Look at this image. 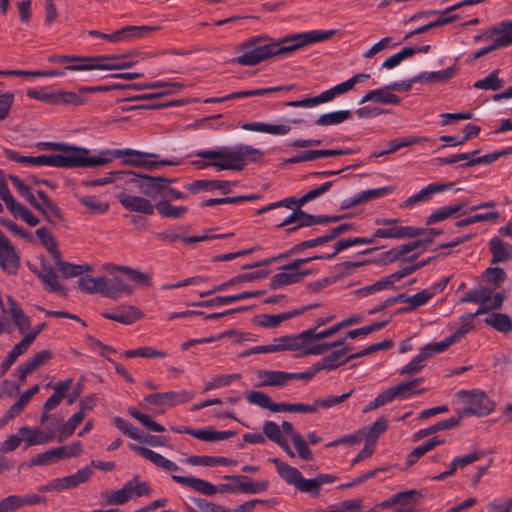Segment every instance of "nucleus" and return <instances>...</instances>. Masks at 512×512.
<instances>
[{
    "label": "nucleus",
    "instance_id": "obj_1",
    "mask_svg": "<svg viewBox=\"0 0 512 512\" xmlns=\"http://www.w3.org/2000/svg\"><path fill=\"white\" fill-rule=\"evenodd\" d=\"M61 154L45 155V166L57 168H76V167H99L110 163L113 159L122 156H128L124 160L125 164L142 167L147 170L158 169L162 166H177L181 164L178 159L157 160L159 155L138 151L130 148L105 150L99 156H89V150L85 148L74 147L60 150Z\"/></svg>",
    "mask_w": 512,
    "mask_h": 512
},
{
    "label": "nucleus",
    "instance_id": "obj_2",
    "mask_svg": "<svg viewBox=\"0 0 512 512\" xmlns=\"http://www.w3.org/2000/svg\"><path fill=\"white\" fill-rule=\"evenodd\" d=\"M334 34V30H312L294 34L291 37L283 38L279 42H274L266 35L253 36L237 46V51L242 52V54L234 57L231 63L241 66H255L273 56L285 55L306 45L325 41Z\"/></svg>",
    "mask_w": 512,
    "mask_h": 512
},
{
    "label": "nucleus",
    "instance_id": "obj_3",
    "mask_svg": "<svg viewBox=\"0 0 512 512\" xmlns=\"http://www.w3.org/2000/svg\"><path fill=\"white\" fill-rule=\"evenodd\" d=\"M196 156L208 159L209 162L195 161L197 168L214 167L218 171H241L249 162L258 163L263 159V152L250 145H237L233 148L221 147L217 150L199 151Z\"/></svg>",
    "mask_w": 512,
    "mask_h": 512
},
{
    "label": "nucleus",
    "instance_id": "obj_4",
    "mask_svg": "<svg viewBox=\"0 0 512 512\" xmlns=\"http://www.w3.org/2000/svg\"><path fill=\"white\" fill-rule=\"evenodd\" d=\"M293 352L299 356L322 355L328 350L343 345L345 339H340L330 343H317L315 329H308L298 335L292 336Z\"/></svg>",
    "mask_w": 512,
    "mask_h": 512
},
{
    "label": "nucleus",
    "instance_id": "obj_5",
    "mask_svg": "<svg viewBox=\"0 0 512 512\" xmlns=\"http://www.w3.org/2000/svg\"><path fill=\"white\" fill-rule=\"evenodd\" d=\"M458 396L459 398L462 399V401L465 404V407L457 416L461 417V420L464 417H468L471 415H475L478 417L486 416L490 414L495 408L494 402L491 401L484 392L479 390H461L458 392Z\"/></svg>",
    "mask_w": 512,
    "mask_h": 512
},
{
    "label": "nucleus",
    "instance_id": "obj_6",
    "mask_svg": "<svg viewBox=\"0 0 512 512\" xmlns=\"http://www.w3.org/2000/svg\"><path fill=\"white\" fill-rule=\"evenodd\" d=\"M124 55L95 56L88 57V64H75L65 67V70L87 71V70H121L134 66L138 61H126Z\"/></svg>",
    "mask_w": 512,
    "mask_h": 512
},
{
    "label": "nucleus",
    "instance_id": "obj_7",
    "mask_svg": "<svg viewBox=\"0 0 512 512\" xmlns=\"http://www.w3.org/2000/svg\"><path fill=\"white\" fill-rule=\"evenodd\" d=\"M83 451L80 441L73 442L69 445L55 447L38 454L31 459V466L50 465L61 459H67L79 456Z\"/></svg>",
    "mask_w": 512,
    "mask_h": 512
},
{
    "label": "nucleus",
    "instance_id": "obj_8",
    "mask_svg": "<svg viewBox=\"0 0 512 512\" xmlns=\"http://www.w3.org/2000/svg\"><path fill=\"white\" fill-rule=\"evenodd\" d=\"M155 29V27L151 26H125L122 29L117 30L111 34H105L97 30H90L89 35L92 37L105 39L109 42L119 43L130 42L136 39L143 38Z\"/></svg>",
    "mask_w": 512,
    "mask_h": 512
},
{
    "label": "nucleus",
    "instance_id": "obj_9",
    "mask_svg": "<svg viewBox=\"0 0 512 512\" xmlns=\"http://www.w3.org/2000/svg\"><path fill=\"white\" fill-rule=\"evenodd\" d=\"M194 397L195 394L192 391L178 390L148 394L144 397V401L149 405L174 407L188 403L193 400Z\"/></svg>",
    "mask_w": 512,
    "mask_h": 512
},
{
    "label": "nucleus",
    "instance_id": "obj_10",
    "mask_svg": "<svg viewBox=\"0 0 512 512\" xmlns=\"http://www.w3.org/2000/svg\"><path fill=\"white\" fill-rule=\"evenodd\" d=\"M177 179H170L165 177H155L147 174H137L138 187L143 195L157 200L162 198L166 182H176Z\"/></svg>",
    "mask_w": 512,
    "mask_h": 512
},
{
    "label": "nucleus",
    "instance_id": "obj_11",
    "mask_svg": "<svg viewBox=\"0 0 512 512\" xmlns=\"http://www.w3.org/2000/svg\"><path fill=\"white\" fill-rule=\"evenodd\" d=\"M348 90L346 89L343 82L335 85L334 87L322 92L318 96L305 98L302 100H296L286 103L287 106L290 107H314L322 103H327L332 101L335 97L346 93Z\"/></svg>",
    "mask_w": 512,
    "mask_h": 512
},
{
    "label": "nucleus",
    "instance_id": "obj_12",
    "mask_svg": "<svg viewBox=\"0 0 512 512\" xmlns=\"http://www.w3.org/2000/svg\"><path fill=\"white\" fill-rule=\"evenodd\" d=\"M453 186V183L441 184V183H430L424 188H422L416 194L408 197L400 204V208H412L419 203H425L432 199V197L441 193L445 190L450 189Z\"/></svg>",
    "mask_w": 512,
    "mask_h": 512
},
{
    "label": "nucleus",
    "instance_id": "obj_13",
    "mask_svg": "<svg viewBox=\"0 0 512 512\" xmlns=\"http://www.w3.org/2000/svg\"><path fill=\"white\" fill-rule=\"evenodd\" d=\"M423 229L412 226H397L394 224L387 228L376 229L370 238H373V243L376 238H391V239H406L414 238L423 234Z\"/></svg>",
    "mask_w": 512,
    "mask_h": 512
},
{
    "label": "nucleus",
    "instance_id": "obj_14",
    "mask_svg": "<svg viewBox=\"0 0 512 512\" xmlns=\"http://www.w3.org/2000/svg\"><path fill=\"white\" fill-rule=\"evenodd\" d=\"M117 198L121 205L130 212H137L144 215H152L154 213L155 205L145 197L122 192L118 194Z\"/></svg>",
    "mask_w": 512,
    "mask_h": 512
},
{
    "label": "nucleus",
    "instance_id": "obj_15",
    "mask_svg": "<svg viewBox=\"0 0 512 512\" xmlns=\"http://www.w3.org/2000/svg\"><path fill=\"white\" fill-rule=\"evenodd\" d=\"M482 37L492 38L498 48L510 46L512 44V21H502L489 28L483 35L475 36L474 39L477 41Z\"/></svg>",
    "mask_w": 512,
    "mask_h": 512
},
{
    "label": "nucleus",
    "instance_id": "obj_16",
    "mask_svg": "<svg viewBox=\"0 0 512 512\" xmlns=\"http://www.w3.org/2000/svg\"><path fill=\"white\" fill-rule=\"evenodd\" d=\"M101 296L118 299L122 294L131 295L133 288L118 276L101 277Z\"/></svg>",
    "mask_w": 512,
    "mask_h": 512
},
{
    "label": "nucleus",
    "instance_id": "obj_17",
    "mask_svg": "<svg viewBox=\"0 0 512 512\" xmlns=\"http://www.w3.org/2000/svg\"><path fill=\"white\" fill-rule=\"evenodd\" d=\"M176 433H185L189 434L199 440L202 441H222L225 439H228L230 437H233L236 433L234 431L228 430V431H215L212 428H205V429H192L185 426H179V427H172L171 428Z\"/></svg>",
    "mask_w": 512,
    "mask_h": 512
},
{
    "label": "nucleus",
    "instance_id": "obj_18",
    "mask_svg": "<svg viewBox=\"0 0 512 512\" xmlns=\"http://www.w3.org/2000/svg\"><path fill=\"white\" fill-rule=\"evenodd\" d=\"M491 290L481 287L466 293L461 299V303H478L480 306L475 313L467 314L462 318L465 320H472L474 317L487 313V302L489 301V294Z\"/></svg>",
    "mask_w": 512,
    "mask_h": 512
},
{
    "label": "nucleus",
    "instance_id": "obj_19",
    "mask_svg": "<svg viewBox=\"0 0 512 512\" xmlns=\"http://www.w3.org/2000/svg\"><path fill=\"white\" fill-rule=\"evenodd\" d=\"M131 87L134 89H137V90L157 89V88L162 89V91L159 93L147 94V95H143L140 97L141 99H152V98H155L158 96L175 94V93L181 91L185 87V85L182 82H178V81H155V82L147 83V84H143V85L132 84Z\"/></svg>",
    "mask_w": 512,
    "mask_h": 512
},
{
    "label": "nucleus",
    "instance_id": "obj_20",
    "mask_svg": "<svg viewBox=\"0 0 512 512\" xmlns=\"http://www.w3.org/2000/svg\"><path fill=\"white\" fill-rule=\"evenodd\" d=\"M472 329H473V324L471 322H465L453 334L446 337L444 340H442L438 343L428 344L423 348L425 349V351L430 352V356H432L434 353L443 352L449 346L459 342Z\"/></svg>",
    "mask_w": 512,
    "mask_h": 512
},
{
    "label": "nucleus",
    "instance_id": "obj_21",
    "mask_svg": "<svg viewBox=\"0 0 512 512\" xmlns=\"http://www.w3.org/2000/svg\"><path fill=\"white\" fill-rule=\"evenodd\" d=\"M130 448L133 451H135L138 455L149 460L155 466L160 467V468L164 469L165 471L175 472L180 469L176 463H174L173 461L165 458L164 456L160 455L159 453H157L149 448L134 445V444H131Z\"/></svg>",
    "mask_w": 512,
    "mask_h": 512
},
{
    "label": "nucleus",
    "instance_id": "obj_22",
    "mask_svg": "<svg viewBox=\"0 0 512 512\" xmlns=\"http://www.w3.org/2000/svg\"><path fill=\"white\" fill-rule=\"evenodd\" d=\"M327 242H329V241H328V239H327L325 234L322 235V236H319L317 238L311 239V240L302 241V242L296 244L295 246H293L288 252H286L284 254H280L279 256H277L275 258H272V259H265V260H263L261 262H257V263L250 264V265H245L243 267V269L259 267L261 265H269V264H271L273 261H275L277 259L286 258V257H288L290 255L299 253V252L303 251L304 249H308V248L316 247V246H319V245H323V244H325Z\"/></svg>",
    "mask_w": 512,
    "mask_h": 512
},
{
    "label": "nucleus",
    "instance_id": "obj_23",
    "mask_svg": "<svg viewBox=\"0 0 512 512\" xmlns=\"http://www.w3.org/2000/svg\"><path fill=\"white\" fill-rule=\"evenodd\" d=\"M102 315L106 319L125 325H130L144 316L140 309L132 305L121 306L113 312H105Z\"/></svg>",
    "mask_w": 512,
    "mask_h": 512
},
{
    "label": "nucleus",
    "instance_id": "obj_24",
    "mask_svg": "<svg viewBox=\"0 0 512 512\" xmlns=\"http://www.w3.org/2000/svg\"><path fill=\"white\" fill-rule=\"evenodd\" d=\"M340 346L341 348L333 350L317 363L320 370L324 369L331 371L349 362L348 353L352 350V346L345 345V343Z\"/></svg>",
    "mask_w": 512,
    "mask_h": 512
},
{
    "label": "nucleus",
    "instance_id": "obj_25",
    "mask_svg": "<svg viewBox=\"0 0 512 512\" xmlns=\"http://www.w3.org/2000/svg\"><path fill=\"white\" fill-rule=\"evenodd\" d=\"M19 256L9 239L0 244V267L9 274H16L19 267Z\"/></svg>",
    "mask_w": 512,
    "mask_h": 512
},
{
    "label": "nucleus",
    "instance_id": "obj_26",
    "mask_svg": "<svg viewBox=\"0 0 512 512\" xmlns=\"http://www.w3.org/2000/svg\"><path fill=\"white\" fill-rule=\"evenodd\" d=\"M309 307H304L302 309H295L289 312H284L276 315L271 314H260L254 318V322L256 325L264 327V328H276L283 321L289 320L295 316L301 315L304 311H306Z\"/></svg>",
    "mask_w": 512,
    "mask_h": 512
},
{
    "label": "nucleus",
    "instance_id": "obj_27",
    "mask_svg": "<svg viewBox=\"0 0 512 512\" xmlns=\"http://www.w3.org/2000/svg\"><path fill=\"white\" fill-rule=\"evenodd\" d=\"M172 479L178 484L189 487L207 496H213L217 493L216 486L200 478L172 475Z\"/></svg>",
    "mask_w": 512,
    "mask_h": 512
},
{
    "label": "nucleus",
    "instance_id": "obj_28",
    "mask_svg": "<svg viewBox=\"0 0 512 512\" xmlns=\"http://www.w3.org/2000/svg\"><path fill=\"white\" fill-rule=\"evenodd\" d=\"M389 90H391L390 86L371 90L362 97L360 104L374 102L386 105H398L401 101L400 97Z\"/></svg>",
    "mask_w": 512,
    "mask_h": 512
},
{
    "label": "nucleus",
    "instance_id": "obj_29",
    "mask_svg": "<svg viewBox=\"0 0 512 512\" xmlns=\"http://www.w3.org/2000/svg\"><path fill=\"white\" fill-rule=\"evenodd\" d=\"M394 190V187L392 186H384L376 189H369L360 192L359 194L350 197L349 199L345 200L344 207L350 208L355 207L361 203L368 202L372 199L381 198L388 194H390Z\"/></svg>",
    "mask_w": 512,
    "mask_h": 512
},
{
    "label": "nucleus",
    "instance_id": "obj_30",
    "mask_svg": "<svg viewBox=\"0 0 512 512\" xmlns=\"http://www.w3.org/2000/svg\"><path fill=\"white\" fill-rule=\"evenodd\" d=\"M225 479L233 480L237 484V491L242 493L257 494L266 491L269 486L267 480L251 481L242 475L225 476Z\"/></svg>",
    "mask_w": 512,
    "mask_h": 512
},
{
    "label": "nucleus",
    "instance_id": "obj_31",
    "mask_svg": "<svg viewBox=\"0 0 512 512\" xmlns=\"http://www.w3.org/2000/svg\"><path fill=\"white\" fill-rule=\"evenodd\" d=\"M264 294L263 290H254V291H245L242 293H238L235 295H229V296H218L210 300L202 301L198 303V306L201 307H211V306H221V305H228L230 303L248 299V298H255L262 296Z\"/></svg>",
    "mask_w": 512,
    "mask_h": 512
},
{
    "label": "nucleus",
    "instance_id": "obj_32",
    "mask_svg": "<svg viewBox=\"0 0 512 512\" xmlns=\"http://www.w3.org/2000/svg\"><path fill=\"white\" fill-rule=\"evenodd\" d=\"M116 179L122 180L124 183H133L137 181V173L132 171H115L109 172L106 176L92 179L84 182L86 187L103 186L113 183Z\"/></svg>",
    "mask_w": 512,
    "mask_h": 512
},
{
    "label": "nucleus",
    "instance_id": "obj_33",
    "mask_svg": "<svg viewBox=\"0 0 512 512\" xmlns=\"http://www.w3.org/2000/svg\"><path fill=\"white\" fill-rule=\"evenodd\" d=\"M312 273V270L306 271H295V270H284L283 272L275 274L272 279L270 286L272 289H277L283 286L291 285L300 282L305 276Z\"/></svg>",
    "mask_w": 512,
    "mask_h": 512
},
{
    "label": "nucleus",
    "instance_id": "obj_34",
    "mask_svg": "<svg viewBox=\"0 0 512 512\" xmlns=\"http://www.w3.org/2000/svg\"><path fill=\"white\" fill-rule=\"evenodd\" d=\"M257 377V387H283L288 382L287 372L277 370H260Z\"/></svg>",
    "mask_w": 512,
    "mask_h": 512
},
{
    "label": "nucleus",
    "instance_id": "obj_35",
    "mask_svg": "<svg viewBox=\"0 0 512 512\" xmlns=\"http://www.w3.org/2000/svg\"><path fill=\"white\" fill-rule=\"evenodd\" d=\"M104 268L111 275H113L115 272H122L126 274L131 280L138 284H142L144 286L151 285V278L148 274L130 268L128 266L107 264L104 266Z\"/></svg>",
    "mask_w": 512,
    "mask_h": 512
},
{
    "label": "nucleus",
    "instance_id": "obj_36",
    "mask_svg": "<svg viewBox=\"0 0 512 512\" xmlns=\"http://www.w3.org/2000/svg\"><path fill=\"white\" fill-rule=\"evenodd\" d=\"M30 205L41 212L44 218L52 224L56 221H62L63 219L60 208L51 199L39 202L35 197L33 203H30Z\"/></svg>",
    "mask_w": 512,
    "mask_h": 512
},
{
    "label": "nucleus",
    "instance_id": "obj_37",
    "mask_svg": "<svg viewBox=\"0 0 512 512\" xmlns=\"http://www.w3.org/2000/svg\"><path fill=\"white\" fill-rule=\"evenodd\" d=\"M460 421H461V417H451L449 419L441 420L434 425H431L427 428L418 430L413 435V441L414 442L419 441V440H421L431 434H434L438 431H441V430H447V429H452L454 427H457L459 425Z\"/></svg>",
    "mask_w": 512,
    "mask_h": 512
},
{
    "label": "nucleus",
    "instance_id": "obj_38",
    "mask_svg": "<svg viewBox=\"0 0 512 512\" xmlns=\"http://www.w3.org/2000/svg\"><path fill=\"white\" fill-rule=\"evenodd\" d=\"M489 246L492 253V263L507 262L512 259V246L503 242L500 238H492Z\"/></svg>",
    "mask_w": 512,
    "mask_h": 512
},
{
    "label": "nucleus",
    "instance_id": "obj_39",
    "mask_svg": "<svg viewBox=\"0 0 512 512\" xmlns=\"http://www.w3.org/2000/svg\"><path fill=\"white\" fill-rule=\"evenodd\" d=\"M231 185L232 183L226 180H196L187 185V188L192 193H197L200 190L211 191L217 189L226 194L230 192Z\"/></svg>",
    "mask_w": 512,
    "mask_h": 512
},
{
    "label": "nucleus",
    "instance_id": "obj_40",
    "mask_svg": "<svg viewBox=\"0 0 512 512\" xmlns=\"http://www.w3.org/2000/svg\"><path fill=\"white\" fill-rule=\"evenodd\" d=\"M406 271L398 270L377 282L362 288V292L364 295L372 294L377 291H381L384 289L394 288V283L402 280L405 277Z\"/></svg>",
    "mask_w": 512,
    "mask_h": 512
},
{
    "label": "nucleus",
    "instance_id": "obj_41",
    "mask_svg": "<svg viewBox=\"0 0 512 512\" xmlns=\"http://www.w3.org/2000/svg\"><path fill=\"white\" fill-rule=\"evenodd\" d=\"M466 206L465 202H458L453 205L442 206L433 211L426 219L427 225H433L444 221L461 211Z\"/></svg>",
    "mask_w": 512,
    "mask_h": 512
},
{
    "label": "nucleus",
    "instance_id": "obj_42",
    "mask_svg": "<svg viewBox=\"0 0 512 512\" xmlns=\"http://www.w3.org/2000/svg\"><path fill=\"white\" fill-rule=\"evenodd\" d=\"M71 385H72L71 378L57 383L53 387L54 393L44 403L43 410L46 412H49V411L53 410L54 408H56L61 403V401L65 398Z\"/></svg>",
    "mask_w": 512,
    "mask_h": 512
},
{
    "label": "nucleus",
    "instance_id": "obj_43",
    "mask_svg": "<svg viewBox=\"0 0 512 512\" xmlns=\"http://www.w3.org/2000/svg\"><path fill=\"white\" fill-rule=\"evenodd\" d=\"M37 276L45 284V288L47 290L65 294V289L61 285L56 272L51 266L43 265Z\"/></svg>",
    "mask_w": 512,
    "mask_h": 512
},
{
    "label": "nucleus",
    "instance_id": "obj_44",
    "mask_svg": "<svg viewBox=\"0 0 512 512\" xmlns=\"http://www.w3.org/2000/svg\"><path fill=\"white\" fill-rule=\"evenodd\" d=\"M269 461L276 466L277 472L283 480L290 485L297 486L302 475L298 469L284 463L278 458H271Z\"/></svg>",
    "mask_w": 512,
    "mask_h": 512
},
{
    "label": "nucleus",
    "instance_id": "obj_45",
    "mask_svg": "<svg viewBox=\"0 0 512 512\" xmlns=\"http://www.w3.org/2000/svg\"><path fill=\"white\" fill-rule=\"evenodd\" d=\"M18 434L22 437V441L26 442L27 446L46 444L51 441L53 435H45L39 429H32L27 426L21 427Z\"/></svg>",
    "mask_w": 512,
    "mask_h": 512
},
{
    "label": "nucleus",
    "instance_id": "obj_46",
    "mask_svg": "<svg viewBox=\"0 0 512 512\" xmlns=\"http://www.w3.org/2000/svg\"><path fill=\"white\" fill-rule=\"evenodd\" d=\"M4 155L7 159L23 164L24 166H45V155L23 156L12 149H5Z\"/></svg>",
    "mask_w": 512,
    "mask_h": 512
},
{
    "label": "nucleus",
    "instance_id": "obj_47",
    "mask_svg": "<svg viewBox=\"0 0 512 512\" xmlns=\"http://www.w3.org/2000/svg\"><path fill=\"white\" fill-rule=\"evenodd\" d=\"M352 113L350 110H339L329 113L322 114L316 121L315 124L318 126H332L338 125L346 120L350 119Z\"/></svg>",
    "mask_w": 512,
    "mask_h": 512
},
{
    "label": "nucleus",
    "instance_id": "obj_48",
    "mask_svg": "<svg viewBox=\"0 0 512 512\" xmlns=\"http://www.w3.org/2000/svg\"><path fill=\"white\" fill-rule=\"evenodd\" d=\"M456 71H457L456 67H448L441 71L423 72V73L415 76L414 81L445 82V81L451 79L456 74Z\"/></svg>",
    "mask_w": 512,
    "mask_h": 512
},
{
    "label": "nucleus",
    "instance_id": "obj_49",
    "mask_svg": "<svg viewBox=\"0 0 512 512\" xmlns=\"http://www.w3.org/2000/svg\"><path fill=\"white\" fill-rule=\"evenodd\" d=\"M485 323L502 333L512 332V319L504 313H492L485 319Z\"/></svg>",
    "mask_w": 512,
    "mask_h": 512
},
{
    "label": "nucleus",
    "instance_id": "obj_50",
    "mask_svg": "<svg viewBox=\"0 0 512 512\" xmlns=\"http://www.w3.org/2000/svg\"><path fill=\"white\" fill-rule=\"evenodd\" d=\"M155 209L162 217L172 219L182 218L187 212L186 206H174L167 201H158L155 204Z\"/></svg>",
    "mask_w": 512,
    "mask_h": 512
},
{
    "label": "nucleus",
    "instance_id": "obj_51",
    "mask_svg": "<svg viewBox=\"0 0 512 512\" xmlns=\"http://www.w3.org/2000/svg\"><path fill=\"white\" fill-rule=\"evenodd\" d=\"M85 416L86 414L83 412H77L73 414L67 420V422L60 428L57 436L58 441L62 442L69 438L74 433L78 425L85 419Z\"/></svg>",
    "mask_w": 512,
    "mask_h": 512
},
{
    "label": "nucleus",
    "instance_id": "obj_52",
    "mask_svg": "<svg viewBox=\"0 0 512 512\" xmlns=\"http://www.w3.org/2000/svg\"><path fill=\"white\" fill-rule=\"evenodd\" d=\"M265 276H266V273L260 272V271L240 274V275H237V276L231 278L227 282H224L217 286H214V291H224L230 286H233V285H236V284H239L242 282H251L256 279L264 278Z\"/></svg>",
    "mask_w": 512,
    "mask_h": 512
},
{
    "label": "nucleus",
    "instance_id": "obj_53",
    "mask_svg": "<svg viewBox=\"0 0 512 512\" xmlns=\"http://www.w3.org/2000/svg\"><path fill=\"white\" fill-rule=\"evenodd\" d=\"M373 238H367V237H354V238H347L339 240L332 253L325 256V259H333L339 252L350 248L355 245H366V244H372Z\"/></svg>",
    "mask_w": 512,
    "mask_h": 512
},
{
    "label": "nucleus",
    "instance_id": "obj_54",
    "mask_svg": "<svg viewBox=\"0 0 512 512\" xmlns=\"http://www.w3.org/2000/svg\"><path fill=\"white\" fill-rule=\"evenodd\" d=\"M434 296V291L424 289L406 299L408 306L403 307L399 312H410L422 305H425Z\"/></svg>",
    "mask_w": 512,
    "mask_h": 512
},
{
    "label": "nucleus",
    "instance_id": "obj_55",
    "mask_svg": "<svg viewBox=\"0 0 512 512\" xmlns=\"http://www.w3.org/2000/svg\"><path fill=\"white\" fill-rule=\"evenodd\" d=\"M430 357V352L425 351L424 348L421 349L419 354H417L408 364H406L399 372L400 375L406 374H414L419 372L423 367L425 361Z\"/></svg>",
    "mask_w": 512,
    "mask_h": 512
},
{
    "label": "nucleus",
    "instance_id": "obj_56",
    "mask_svg": "<svg viewBox=\"0 0 512 512\" xmlns=\"http://www.w3.org/2000/svg\"><path fill=\"white\" fill-rule=\"evenodd\" d=\"M85 99L72 91H55L54 105H73L80 106L84 104Z\"/></svg>",
    "mask_w": 512,
    "mask_h": 512
},
{
    "label": "nucleus",
    "instance_id": "obj_57",
    "mask_svg": "<svg viewBox=\"0 0 512 512\" xmlns=\"http://www.w3.org/2000/svg\"><path fill=\"white\" fill-rule=\"evenodd\" d=\"M499 71L491 72L487 77L474 83V87L482 90L496 91L503 87L504 81L498 77Z\"/></svg>",
    "mask_w": 512,
    "mask_h": 512
},
{
    "label": "nucleus",
    "instance_id": "obj_58",
    "mask_svg": "<svg viewBox=\"0 0 512 512\" xmlns=\"http://www.w3.org/2000/svg\"><path fill=\"white\" fill-rule=\"evenodd\" d=\"M130 416L138 420L144 427L154 432H164L165 428L159 423L155 422L149 415L139 412L134 407L128 408Z\"/></svg>",
    "mask_w": 512,
    "mask_h": 512
},
{
    "label": "nucleus",
    "instance_id": "obj_59",
    "mask_svg": "<svg viewBox=\"0 0 512 512\" xmlns=\"http://www.w3.org/2000/svg\"><path fill=\"white\" fill-rule=\"evenodd\" d=\"M92 270L93 267L89 264L78 265L69 262L60 263V267L58 268V271L64 278L80 276L83 273L90 272Z\"/></svg>",
    "mask_w": 512,
    "mask_h": 512
},
{
    "label": "nucleus",
    "instance_id": "obj_60",
    "mask_svg": "<svg viewBox=\"0 0 512 512\" xmlns=\"http://www.w3.org/2000/svg\"><path fill=\"white\" fill-rule=\"evenodd\" d=\"M240 378V374L216 375L205 383L203 392H208L217 388L228 386L232 381L238 380Z\"/></svg>",
    "mask_w": 512,
    "mask_h": 512
},
{
    "label": "nucleus",
    "instance_id": "obj_61",
    "mask_svg": "<svg viewBox=\"0 0 512 512\" xmlns=\"http://www.w3.org/2000/svg\"><path fill=\"white\" fill-rule=\"evenodd\" d=\"M246 400L253 405H257L263 409L272 410L273 401L271 397L261 391H249L245 392Z\"/></svg>",
    "mask_w": 512,
    "mask_h": 512
},
{
    "label": "nucleus",
    "instance_id": "obj_62",
    "mask_svg": "<svg viewBox=\"0 0 512 512\" xmlns=\"http://www.w3.org/2000/svg\"><path fill=\"white\" fill-rule=\"evenodd\" d=\"M421 494L417 490H409L399 492L394 495V502H397L399 507L414 508L416 502L420 499Z\"/></svg>",
    "mask_w": 512,
    "mask_h": 512
},
{
    "label": "nucleus",
    "instance_id": "obj_63",
    "mask_svg": "<svg viewBox=\"0 0 512 512\" xmlns=\"http://www.w3.org/2000/svg\"><path fill=\"white\" fill-rule=\"evenodd\" d=\"M113 423L124 435L133 440L142 441V434L140 431L127 420L121 417H114Z\"/></svg>",
    "mask_w": 512,
    "mask_h": 512
},
{
    "label": "nucleus",
    "instance_id": "obj_64",
    "mask_svg": "<svg viewBox=\"0 0 512 512\" xmlns=\"http://www.w3.org/2000/svg\"><path fill=\"white\" fill-rule=\"evenodd\" d=\"M79 288L88 294L98 293L101 295V277L83 276L78 280Z\"/></svg>",
    "mask_w": 512,
    "mask_h": 512
}]
</instances>
